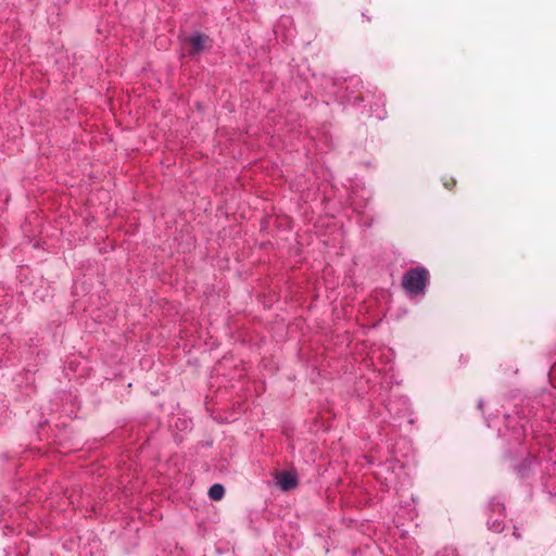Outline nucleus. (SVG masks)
I'll list each match as a JSON object with an SVG mask.
<instances>
[{
    "label": "nucleus",
    "instance_id": "obj_2",
    "mask_svg": "<svg viewBox=\"0 0 556 556\" xmlns=\"http://www.w3.org/2000/svg\"><path fill=\"white\" fill-rule=\"evenodd\" d=\"M276 480L282 491H290L298 485L296 477L289 471L279 472Z\"/></svg>",
    "mask_w": 556,
    "mask_h": 556
},
{
    "label": "nucleus",
    "instance_id": "obj_4",
    "mask_svg": "<svg viewBox=\"0 0 556 556\" xmlns=\"http://www.w3.org/2000/svg\"><path fill=\"white\" fill-rule=\"evenodd\" d=\"M225 495V489L222 484H213L208 490V496L214 501H219Z\"/></svg>",
    "mask_w": 556,
    "mask_h": 556
},
{
    "label": "nucleus",
    "instance_id": "obj_3",
    "mask_svg": "<svg viewBox=\"0 0 556 556\" xmlns=\"http://www.w3.org/2000/svg\"><path fill=\"white\" fill-rule=\"evenodd\" d=\"M189 42L192 46V52L198 53L206 47L207 37L201 34H195L189 38Z\"/></svg>",
    "mask_w": 556,
    "mask_h": 556
},
{
    "label": "nucleus",
    "instance_id": "obj_1",
    "mask_svg": "<svg viewBox=\"0 0 556 556\" xmlns=\"http://www.w3.org/2000/svg\"><path fill=\"white\" fill-rule=\"evenodd\" d=\"M428 281V270L424 267H415L406 271L402 286L407 293L416 295L425 291Z\"/></svg>",
    "mask_w": 556,
    "mask_h": 556
}]
</instances>
